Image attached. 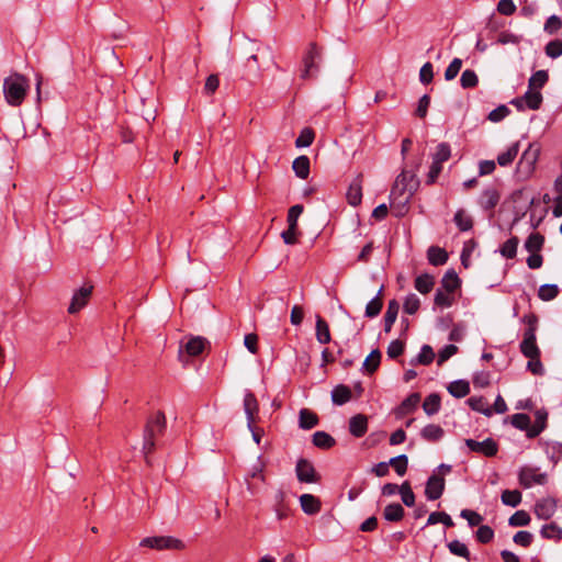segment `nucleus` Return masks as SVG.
Here are the masks:
<instances>
[{
    "instance_id": "obj_1",
    "label": "nucleus",
    "mask_w": 562,
    "mask_h": 562,
    "mask_svg": "<svg viewBox=\"0 0 562 562\" xmlns=\"http://www.w3.org/2000/svg\"><path fill=\"white\" fill-rule=\"evenodd\" d=\"M418 188V180L411 171L403 170L391 189L390 199L393 206L396 202L405 206Z\"/></svg>"
},
{
    "instance_id": "obj_2",
    "label": "nucleus",
    "mask_w": 562,
    "mask_h": 562,
    "mask_svg": "<svg viewBox=\"0 0 562 562\" xmlns=\"http://www.w3.org/2000/svg\"><path fill=\"white\" fill-rule=\"evenodd\" d=\"M30 89V80L18 72L10 75L3 81L4 99L11 106H19Z\"/></svg>"
},
{
    "instance_id": "obj_3",
    "label": "nucleus",
    "mask_w": 562,
    "mask_h": 562,
    "mask_svg": "<svg viewBox=\"0 0 562 562\" xmlns=\"http://www.w3.org/2000/svg\"><path fill=\"white\" fill-rule=\"evenodd\" d=\"M165 429L166 417L162 412H156L149 416L144 430L143 452L145 456L154 450L156 437L161 435Z\"/></svg>"
},
{
    "instance_id": "obj_4",
    "label": "nucleus",
    "mask_w": 562,
    "mask_h": 562,
    "mask_svg": "<svg viewBox=\"0 0 562 562\" xmlns=\"http://www.w3.org/2000/svg\"><path fill=\"white\" fill-rule=\"evenodd\" d=\"M323 61V48L316 43H310L302 57L303 68L301 78L304 80L316 78Z\"/></svg>"
},
{
    "instance_id": "obj_5",
    "label": "nucleus",
    "mask_w": 562,
    "mask_h": 562,
    "mask_svg": "<svg viewBox=\"0 0 562 562\" xmlns=\"http://www.w3.org/2000/svg\"><path fill=\"white\" fill-rule=\"evenodd\" d=\"M443 290L438 289L435 295V304L440 307H449L453 303V291L457 290V271L449 269L441 280Z\"/></svg>"
},
{
    "instance_id": "obj_6",
    "label": "nucleus",
    "mask_w": 562,
    "mask_h": 562,
    "mask_svg": "<svg viewBox=\"0 0 562 562\" xmlns=\"http://www.w3.org/2000/svg\"><path fill=\"white\" fill-rule=\"evenodd\" d=\"M244 411L247 417V427L251 431L255 442L259 445L261 432L254 427L256 415L259 412V404L255 394L249 390H246L244 394Z\"/></svg>"
},
{
    "instance_id": "obj_7",
    "label": "nucleus",
    "mask_w": 562,
    "mask_h": 562,
    "mask_svg": "<svg viewBox=\"0 0 562 562\" xmlns=\"http://www.w3.org/2000/svg\"><path fill=\"white\" fill-rule=\"evenodd\" d=\"M140 547H146L154 550H183L184 543L182 540L171 536H154L146 537L139 542Z\"/></svg>"
},
{
    "instance_id": "obj_8",
    "label": "nucleus",
    "mask_w": 562,
    "mask_h": 562,
    "mask_svg": "<svg viewBox=\"0 0 562 562\" xmlns=\"http://www.w3.org/2000/svg\"><path fill=\"white\" fill-rule=\"evenodd\" d=\"M502 198L501 188L498 184H491L483 189L481 192L477 203L484 212H488V216L492 217L494 209L498 205Z\"/></svg>"
},
{
    "instance_id": "obj_9",
    "label": "nucleus",
    "mask_w": 562,
    "mask_h": 562,
    "mask_svg": "<svg viewBox=\"0 0 562 562\" xmlns=\"http://www.w3.org/2000/svg\"><path fill=\"white\" fill-rule=\"evenodd\" d=\"M303 205L302 204H295L293 206H291L288 211V217H286V222H288V229L286 231H283L282 234H281V237L284 241V244L286 245H294L297 243V220L300 217V215L303 213Z\"/></svg>"
},
{
    "instance_id": "obj_10",
    "label": "nucleus",
    "mask_w": 562,
    "mask_h": 562,
    "mask_svg": "<svg viewBox=\"0 0 562 562\" xmlns=\"http://www.w3.org/2000/svg\"><path fill=\"white\" fill-rule=\"evenodd\" d=\"M464 445L470 452H475L486 458L495 457L498 452V443L492 438H486L483 441L465 439Z\"/></svg>"
},
{
    "instance_id": "obj_11",
    "label": "nucleus",
    "mask_w": 562,
    "mask_h": 562,
    "mask_svg": "<svg viewBox=\"0 0 562 562\" xmlns=\"http://www.w3.org/2000/svg\"><path fill=\"white\" fill-rule=\"evenodd\" d=\"M519 483L525 488L532 485H543L547 483V474L538 472V469L525 467L519 472Z\"/></svg>"
},
{
    "instance_id": "obj_12",
    "label": "nucleus",
    "mask_w": 562,
    "mask_h": 562,
    "mask_svg": "<svg viewBox=\"0 0 562 562\" xmlns=\"http://www.w3.org/2000/svg\"><path fill=\"white\" fill-rule=\"evenodd\" d=\"M296 477L301 483H316L319 475L316 473L314 465L306 459H300L296 462Z\"/></svg>"
},
{
    "instance_id": "obj_13",
    "label": "nucleus",
    "mask_w": 562,
    "mask_h": 562,
    "mask_svg": "<svg viewBox=\"0 0 562 562\" xmlns=\"http://www.w3.org/2000/svg\"><path fill=\"white\" fill-rule=\"evenodd\" d=\"M445 490V480L441 475L432 473L426 483L425 495L429 501L438 499Z\"/></svg>"
},
{
    "instance_id": "obj_14",
    "label": "nucleus",
    "mask_w": 562,
    "mask_h": 562,
    "mask_svg": "<svg viewBox=\"0 0 562 562\" xmlns=\"http://www.w3.org/2000/svg\"><path fill=\"white\" fill-rule=\"evenodd\" d=\"M520 351L527 357L539 358L540 349L537 345L536 335L531 330H525L522 335V341L520 342Z\"/></svg>"
},
{
    "instance_id": "obj_15",
    "label": "nucleus",
    "mask_w": 562,
    "mask_h": 562,
    "mask_svg": "<svg viewBox=\"0 0 562 562\" xmlns=\"http://www.w3.org/2000/svg\"><path fill=\"white\" fill-rule=\"evenodd\" d=\"M92 293V286H82L72 295L68 312L75 314L85 307Z\"/></svg>"
},
{
    "instance_id": "obj_16",
    "label": "nucleus",
    "mask_w": 562,
    "mask_h": 562,
    "mask_svg": "<svg viewBox=\"0 0 562 562\" xmlns=\"http://www.w3.org/2000/svg\"><path fill=\"white\" fill-rule=\"evenodd\" d=\"M542 100L543 98L540 91L529 89L521 98L514 100L513 104L521 109L525 102L528 109L538 110L541 106Z\"/></svg>"
},
{
    "instance_id": "obj_17",
    "label": "nucleus",
    "mask_w": 562,
    "mask_h": 562,
    "mask_svg": "<svg viewBox=\"0 0 562 562\" xmlns=\"http://www.w3.org/2000/svg\"><path fill=\"white\" fill-rule=\"evenodd\" d=\"M347 201L350 205L357 206L362 201V175H358L347 190Z\"/></svg>"
},
{
    "instance_id": "obj_18",
    "label": "nucleus",
    "mask_w": 562,
    "mask_h": 562,
    "mask_svg": "<svg viewBox=\"0 0 562 562\" xmlns=\"http://www.w3.org/2000/svg\"><path fill=\"white\" fill-rule=\"evenodd\" d=\"M368 430V417L363 414H357L349 419V432L356 437L361 438Z\"/></svg>"
},
{
    "instance_id": "obj_19",
    "label": "nucleus",
    "mask_w": 562,
    "mask_h": 562,
    "mask_svg": "<svg viewBox=\"0 0 562 562\" xmlns=\"http://www.w3.org/2000/svg\"><path fill=\"white\" fill-rule=\"evenodd\" d=\"M536 420L531 425V428L528 429V438H536L539 436L547 427L548 412L546 409H538L535 414Z\"/></svg>"
},
{
    "instance_id": "obj_20",
    "label": "nucleus",
    "mask_w": 562,
    "mask_h": 562,
    "mask_svg": "<svg viewBox=\"0 0 562 562\" xmlns=\"http://www.w3.org/2000/svg\"><path fill=\"white\" fill-rule=\"evenodd\" d=\"M352 393L349 386L345 384L336 385L331 391V401L335 405L341 406L351 400Z\"/></svg>"
},
{
    "instance_id": "obj_21",
    "label": "nucleus",
    "mask_w": 562,
    "mask_h": 562,
    "mask_svg": "<svg viewBox=\"0 0 562 562\" xmlns=\"http://www.w3.org/2000/svg\"><path fill=\"white\" fill-rule=\"evenodd\" d=\"M302 510L307 515H315L321 510V502L312 494H302L300 496Z\"/></svg>"
},
{
    "instance_id": "obj_22",
    "label": "nucleus",
    "mask_w": 562,
    "mask_h": 562,
    "mask_svg": "<svg viewBox=\"0 0 562 562\" xmlns=\"http://www.w3.org/2000/svg\"><path fill=\"white\" fill-rule=\"evenodd\" d=\"M206 345H207V340L205 338L196 336V337H191L186 342L183 348L190 357H196L203 352Z\"/></svg>"
},
{
    "instance_id": "obj_23",
    "label": "nucleus",
    "mask_w": 562,
    "mask_h": 562,
    "mask_svg": "<svg viewBox=\"0 0 562 562\" xmlns=\"http://www.w3.org/2000/svg\"><path fill=\"white\" fill-rule=\"evenodd\" d=\"M318 416L308 408H302L299 413V426L302 429L308 430L318 425Z\"/></svg>"
},
{
    "instance_id": "obj_24",
    "label": "nucleus",
    "mask_w": 562,
    "mask_h": 562,
    "mask_svg": "<svg viewBox=\"0 0 562 562\" xmlns=\"http://www.w3.org/2000/svg\"><path fill=\"white\" fill-rule=\"evenodd\" d=\"M427 259L432 266L445 265L448 260V252L438 246H431L427 250Z\"/></svg>"
},
{
    "instance_id": "obj_25",
    "label": "nucleus",
    "mask_w": 562,
    "mask_h": 562,
    "mask_svg": "<svg viewBox=\"0 0 562 562\" xmlns=\"http://www.w3.org/2000/svg\"><path fill=\"white\" fill-rule=\"evenodd\" d=\"M400 311V304L396 300H391L384 314V330L389 333L396 321Z\"/></svg>"
},
{
    "instance_id": "obj_26",
    "label": "nucleus",
    "mask_w": 562,
    "mask_h": 562,
    "mask_svg": "<svg viewBox=\"0 0 562 562\" xmlns=\"http://www.w3.org/2000/svg\"><path fill=\"white\" fill-rule=\"evenodd\" d=\"M555 512V504L550 499H542L535 506V514L541 519H549Z\"/></svg>"
},
{
    "instance_id": "obj_27",
    "label": "nucleus",
    "mask_w": 562,
    "mask_h": 562,
    "mask_svg": "<svg viewBox=\"0 0 562 562\" xmlns=\"http://www.w3.org/2000/svg\"><path fill=\"white\" fill-rule=\"evenodd\" d=\"M404 508L398 503H392L385 506L383 517L387 521H400L403 519Z\"/></svg>"
},
{
    "instance_id": "obj_28",
    "label": "nucleus",
    "mask_w": 562,
    "mask_h": 562,
    "mask_svg": "<svg viewBox=\"0 0 562 562\" xmlns=\"http://www.w3.org/2000/svg\"><path fill=\"white\" fill-rule=\"evenodd\" d=\"M292 168L299 178L306 179L310 175V158L307 156H299L294 159Z\"/></svg>"
},
{
    "instance_id": "obj_29",
    "label": "nucleus",
    "mask_w": 562,
    "mask_h": 562,
    "mask_svg": "<svg viewBox=\"0 0 562 562\" xmlns=\"http://www.w3.org/2000/svg\"><path fill=\"white\" fill-rule=\"evenodd\" d=\"M316 339L319 344H328L330 341V331L327 322L317 316L316 318Z\"/></svg>"
},
{
    "instance_id": "obj_30",
    "label": "nucleus",
    "mask_w": 562,
    "mask_h": 562,
    "mask_svg": "<svg viewBox=\"0 0 562 562\" xmlns=\"http://www.w3.org/2000/svg\"><path fill=\"white\" fill-rule=\"evenodd\" d=\"M381 351L379 349H374L370 352V355L366 358L363 362V370L366 373L372 374L375 372L381 362Z\"/></svg>"
},
{
    "instance_id": "obj_31",
    "label": "nucleus",
    "mask_w": 562,
    "mask_h": 562,
    "mask_svg": "<svg viewBox=\"0 0 562 562\" xmlns=\"http://www.w3.org/2000/svg\"><path fill=\"white\" fill-rule=\"evenodd\" d=\"M336 443L335 439L325 431H316L313 435V445L321 449H329Z\"/></svg>"
},
{
    "instance_id": "obj_32",
    "label": "nucleus",
    "mask_w": 562,
    "mask_h": 562,
    "mask_svg": "<svg viewBox=\"0 0 562 562\" xmlns=\"http://www.w3.org/2000/svg\"><path fill=\"white\" fill-rule=\"evenodd\" d=\"M548 80V72L546 70H538L529 78L528 88L530 90L540 91V89L544 87Z\"/></svg>"
},
{
    "instance_id": "obj_33",
    "label": "nucleus",
    "mask_w": 562,
    "mask_h": 562,
    "mask_svg": "<svg viewBox=\"0 0 562 562\" xmlns=\"http://www.w3.org/2000/svg\"><path fill=\"white\" fill-rule=\"evenodd\" d=\"M435 284L434 277L430 274H420L415 279V289L422 294H427L431 291Z\"/></svg>"
},
{
    "instance_id": "obj_34",
    "label": "nucleus",
    "mask_w": 562,
    "mask_h": 562,
    "mask_svg": "<svg viewBox=\"0 0 562 562\" xmlns=\"http://www.w3.org/2000/svg\"><path fill=\"white\" fill-rule=\"evenodd\" d=\"M285 493L283 491H278L274 496V510L279 520H282L289 516V507L284 503Z\"/></svg>"
},
{
    "instance_id": "obj_35",
    "label": "nucleus",
    "mask_w": 562,
    "mask_h": 562,
    "mask_svg": "<svg viewBox=\"0 0 562 562\" xmlns=\"http://www.w3.org/2000/svg\"><path fill=\"white\" fill-rule=\"evenodd\" d=\"M440 403V396L436 393H432L425 398L423 403V408L427 415L431 416L439 412Z\"/></svg>"
},
{
    "instance_id": "obj_36",
    "label": "nucleus",
    "mask_w": 562,
    "mask_h": 562,
    "mask_svg": "<svg viewBox=\"0 0 562 562\" xmlns=\"http://www.w3.org/2000/svg\"><path fill=\"white\" fill-rule=\"evenodd\" d=\"M519 151V144L515 143L510 147L507 148L506 151L499 154L497 156V162L502 167H506L510 165L514 159L516 158L517 154Z\"/></svg>"
},
{
    "instance_id": "obj_37",
    "label": "nucleus",
    "mask_w": 562,
    "mask_h": 562,
    "mask_svg": "<svg viewBox=\"0 0 562 562\" xmlns=\"http://www.w3.org/2000/svg\"><path fill=\"white\" fill-rule=\"evenodd\" d=\"M467 402L473 411L480 412V413L484 414L485 416L492 415V408L488 406V403L484 397L473 396V397H470Z\"/></svg>"
},
{
    "instance_id": "obj_38",
    "label": "nucleus",
    "mask_w": 562,
    "mask_h": 562,
    "mask_svg": "<svg viewBox=\"0 0 562 562\" xmlns=\"http://www.w3.org/2000/svg\"><path fill=\"white\" fill-rule=\"evenodd\" d=\"M539 154L540 149L538 147L530 145L522 153L520 165H527L529 170L533 169V166L538 160Z\"/></svg>"
},
{
    "instance_id": "obj_39",
    "label": "nucleus",
    "mask_w": 562,
    "mask_h": 562,
    "mask_svg": "<svg viewBox=\"0 0 562 562\" xmlns=\"http://www.w3.org/2000/svg\"><path fill=\"white\" fill-rule=\"evenodd\" d=\"M434 359H435V352H434L432 348L429 345H424L420 348V351L417 355L416 359L412 360V363L428 366L434 361Z\"/></svg>"
},
{
    "instance_id": "obj_40",
    "label": "nucleus",
    "mask_w": 562,
    "mask_h": 562,
    "mask_svg": "<svg viewBox=\"0 0 562 562\" xmlns=\"http://www.w3.org/2000/svg\"><path fill=\"white\" fill-rule=\"evenodd\" d=\"M544 237L539 233H532L529 235L525 243V248L529 252H539L543 246Z\"/></svg>"
},
{
    "instance_id": "obj_41",
    "label": "nucleus",
    "mask_w": 562,
    "mask_h": 562,
    "mask_svg": "<svg viewBox=\"0 0 562 562\" xmlns=\"http://www.w3.org/2000/svg\"><path fill=\"white\" fill-rule=\"evenodd\" d=\"M518 244L519 239L516 236L507 239L501 247L502 256L508 259L515 258L517 254Z\"/></svg>"
},
{
    "instance_id": "obj_42",
    "label": "nucleus",
    "mask_w": 562,
    "mask_h": 562,
    "mask_svg": "<svg viewBox=\"0 0 562 562\" xmlns=\"http://www.w3.org/2000/svg\"><path fill=\"white\" fill-rule=\"evenodd\" d=\"M512 425L519 430H525L526 436L528 437V429L531 428V420L527 414H514L512 416Z\"/></svg>"
},
{
    "instance_id": "obj_43",
    "label": "nucleus",
    "mask_w": 562,
    "mask_h": 562,
    "mask_svg": "<svg viewBox=\"0 0 562 562\" xmlns=\"http://www.w3.org/2000/svg\"><path fill=\"white\" fill-rule=\"evenodd\" d=\"M442 428L432 424L425 426L422 430V437L428 441H437L442 437Z\"/></svg>"
},
{
    "instance_id": "obj_44",
    "label": "nucleus",
    "mask_w": 562,
    "mask_h": 562,
    "mask_svg": "<svg viewBox=\"0 0 562 562\" xmlns=\"http://www.w3.org/2000/svg\"><path fill=\"white\" fill-rule=\"evenodd\" d=\"M382 290L379 291L378 295L375 297H373L366 306V316L369 317V318H373V317H376L381 310H382V306H383V302L382 300L380 299V294H381Z\"/></svg>"
},
{
    "instance_id": "obj_45",
    "label": "nucleus",
    "mask_w": 562,
    "mask_h": 562,
    "mask_svg": "<svg viewBox=\"0 0 562 562\" xmlns=\"http://www.w3.org/2000/svg\"><path fill=\"white\" fill-rule=\"evenodd\" d=\"M502 502L505 505L516 507L521 502V493L518 490H505L502 493Z\"/></svg>"
},
{
    "instance_id": "obj_46",
    "label": "nucleus",
    "mask_w": 562,
    "mask_h": 562,
    "mask_svg": "<svg viewBox=\"0 0 562 562\" xmlns=\"http://www.w3.org/2000/svg\"><path fill=\"white\" fill-rule=\"evenodd\" d=\"M451 157V148L447 143H441L437 146L435 154L432 155V161L443 164Z\"/></svg>"
},
{
    "instance_id": "obj_47",
    "label": "nucleus",
    "mask_w": 562,
    "mask_h": 562,
    "mask_svg": "<svg viewBox=\"0 0 562 562\" xmlns=\"http://www.w3.org/2000/svg\"><path fill=\"white\" fill-rule=\"evenodd\" d=\"M390 465L393 467L395 472L403 476L407 471L408 459L406 454H400L390 459Z\"/></svg>"
},
{
    "instance_id": "obj_48",
    "label": "nucleus",
    "mask_w": 562,
    "mask_h": 562,
    "mask_svg": "<svg viewBox=\"0 0 562 562\" xmlns=\"http://www.w3.org/2000/svg\"><path fill=\"white\" fill-rule=\"evenodd\" d=\"M441 522L448 527H452L454 524L452 518L443 512H434L429 515L427 525H435Z\"/></svg>"
},
{
    "instance_id": "obj_49",
    "label": "nucleus",
    "mask_w": 562,
    "mask_h": 562,
    "mask_svg": "<svg viewBox=\"0 0 562 562\" xmlns=\"http://www.w3.org/2000/svg\"><path fill=\"white\" fill-rule=\"evenodd\" d=\"M314 132L312 128L305 127L301 131L299 137L295 139L297 148L308 147L314 140Z\"/></svg>"
},
{
    "instance_id": "obj_50",
    "label": "nucleus",
    "mask_w": 562,
    "mask_h": 562,
    "mask_svg": "<svg viewBox=\"0 0 562 562\" xmlns=\"http://www.w3.org/2000/svg\"><path fill=\"white\" fill-rule=\"evenodd\" d=\"M559 289L555 284H543L539 288L538 296L542 301H550L557 297Z\"/></svg>"
},
{
    "instance_id": "obj_51",
    "label": "nucleus",
    "mask_w": 562,
    "mask_h": 562,
    "mask_svg": "<svg viewBox=\"0 0 562 562\" xmlns=\"http://www.w3.org/2000/svg\"><path fill=\"white\" fill-rule=\"evenodd\" d=\"M477 244L474 239H470L464 243L462 254H461V262L464 268L470 267V257L471 254L475 250Z\"/></svg>"
},
{
    "instance_id": "obj_52",
    "label": "nucleus",
    "mask_w": 562,
    "mask_h": 562,
    "mask_svg": "<svg viewBox=\"0 0 562 562\" xmlns=\"http://www.w3.org/2000/svg\"><path fill=\"white\" fill-rule=\"evenodd\" d=\"M420 306V301L416 294H408L404 301V312L406 314L413 315L415 314Z\"/></svg>"
},
{
    "instance_id": "obj_53",
    "label": "nucleus",
    "mask_w": 562,
    "mask_h": 562,
    "mask_svg": "<svg viewBox=\"0 0 562 562\" xmlns=\"http://www.w3.org/2000/svg\"><path fill=\"white\" fill-rule=\"evenodd\" d=\"M460 516L468 521L470 527H480L481 522L483 521V517L479 513L471 509H462Z\"/></svg>"
},
{
    "instance_id": "obj_54",
    "label": "nucleus",
    "mask_w": 562,
    "mask_h": 562,
    "mask_svg": "<svg viewBox=\"0 0 562 562\" xmlns=\"http://www.w3.org/2000/svg\"><path fill=\"white\" fill-rule=\"evenodd\" d=\"M476 540L481 543H488L494 538V530L487 525H481L475 533Z\"/></svg>"
},
{
    "instance_id": "obj_55",
    "label": "nucleus",
    "mask_w": 562,
    "mask_h": 562,
    "mask_svg": "<svg viewBox=\"0 0 562 562\" xmlns=\"http://www.w3.org/2000/svg\"><path fill=\"white\" fill-rule=\"evenodd\" d=\"M509 525L514 527L526 526L530 522V516L525 510H518L509 518Z\"/></svg>"
},
{
    "instance_id": "obj_56",
    "label": "nucleus",
    "mask_w": 562,
    "mask_h": 562,
    "mask_svg": "<svg viewBox=\"0 0 562 562\" xmlns=\"http://www.w3.org/2000/svg\"><path fill=\"white\" fill-rule=\"evenodd\" d=\"M400 494H401V497H402V502L406 506H413L415 504V494L413 493L408 482H404L401 485Z\"/></svg>"
},
{
    "instance_id": "obj_57",
    "label": "nucleus",
    "mask_w": 562,
    "mask_h": 562,
    "mask_svg": "<svg viewBox=\"0 0 562 562\" xmlns=\"http://www.w3.org/2000/svg\"><path fill=\"white\" fill-rule=\"evenodd\" d=\"M460 81L461 86L467 89L474 88L477 85L479 79L473 70L467 69L462 72Z\"/></svg>"
},
{
    "instance_id": "obj_58",
    "label": "nucleus",
    "mask_w": 562,
    "mask_h": 562,
    "mask_svg": "<svg viewBox=\"0 0 562 562\" xmlns=\"http://www.w3.org/2000/svg\"><path fill=\"white\" fill-rule=\"evenodd\" d=\"M546 54L550 58H558L562 55V41L561 40H554L549 42L546 45Z\"/></svg>"
},
{
    "instance_id": "obj_59",
    "label": "nucleus",
    "mask_w": 562,
    "mask_h": 562,
    "mask_svg": "<svg viewBox=\"0 0 562 562\" xmlns=\"http://www.w3.org/2000/svg\"><path fill=\"white\" fill-rule=\"evenodd\" d=\"M457 353V346L453 344L445 346L439 352H438V359L437 363L438 366H441L445 363L448 359H450L453 355Z\"/></svg>"
},
{
    "instance_id": "obj_60",
    "label": "nucleus",
    "mask_w": 562,
    "mask_h": 562,
    "mask_svg": "<svg viewBox=\"0 0 562 562\" xmlns=\"http://www.w3.org/2000/svg\"><path fill=\"white\" fill-rule=\"evenodd\" d=\"M404 352V342L398 339H395L390 342L386 353L391 359H395L400 357Z\"/></svg>"
},
{
    "instance_id": "obj_61",
    "label": "nucleus",
    "mask_w": 562,
    "mask_h": 562,
    "mask_svg": "<svg viewBox=\"0 0 562 562\" xmlns=\"http://www.w3.org/2000/svg\"><path fill=\"white\" fill-rule=\"evenodd\" d=\"M562 27V21L557 15H551L548 18L544 24V31L549 34L557 33Z\"/></svg>"
},
{
    "instance_id": "obj_62",
    "label": "nucleus",
    "mask_w": 562,
    "mask_h": 562,
    "mask_svg": "<svg viewBox=\"0 0 562 562\" xmlns=\"http://www.w3.org/2000/svg\"><path fill=\"white\" fill-rule=\"evenodd\" d=\"M510 113L506 105H499L488 114V120L492 122H499Z\"/></svg>"
},
{
    "instance_id": "obj_63",
    "label": "nucleus",
    "mask_w": 562,
    "mask_h": 562,
    "mask_svg": "<svg viewBox=\"0 0 562 562\" xmlns=\"http://www.w3.org/2000/svg\"><path fill=\"white\" fill-rule=\"evenodd\" d=\"M434 78L432 65L430 63H426L422 66L419 71V80L424 85H428L431 82Z\"/></svg>"
},
{
    "instance_id": "obj_64",
    "label": "nucleus",
    "mask_w": 562,
    "mask_h": 562,
    "mask_svg": "<svg viewBox=\"0 0 562 562\" xmlns=\"http://www.w3.org/2000/svg\"><path fill=\"white\" fill-rule=\"evenodd\" d=\"M497 11L504 15H512L516 11V5L513 0H499L497 3Z\"/></svg>"
}]
</instances>
